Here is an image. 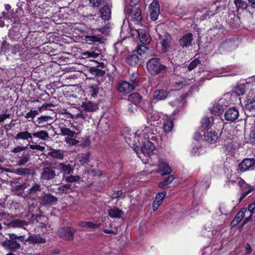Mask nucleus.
<instances>
[{"instance_id":"f257e3e1","label":"nucleus","mask_w":255,"mask_h":255,"mask_svg":"<svg viewBox=\"0 0 255 255\" xmlns=\"http://www.w3.org/2000/svg\"><path fill=\"white\" fill-rule=\"evenodd\" d=\"M153 128V127L143 126L135 132L133 136L125 137L126 141L132 148L135 149L142 145L140 151H136V153L144 163L148 161L155 148L153 141H155L156 138Z\"/></svg>"},{"instance_id":"f03ea898","label":"nucleus","mask_w":255,"mask_h":255,"mask_svg":"<svg viewBox=\"0 0 255 255\" xmlns=\"http://www.w3.org/2000/svg\"><path fill=\"white\" fill-rule=\"evenodd\" d=\"M146 66L148 72L153 75L164 73L167 70V67L165 65L159 63L158 58L150 59L147 62Z\"/></svg>"},{"instance_id":"7ed1b4c3","label":"nucleus","mask_w":255,"mask_h":255,"mask_svg":"<svg viewBox=\"0 0 255 255\" xmlns=\"http://www.w3.org/2000/svg\"><path fill=\"white\" fill-rule=\"evenodd\" d=\"M229 94H225L223 98L215 102L210 109L211 112L217 115L222 114L229 104L232 103L229 99Z\"/></svg>"},{"instance_id":"20e7f679","label":"nucleus","mask_w":255,"mask_h":255,"mask_svg":"<svg viewBox=\"0 0 255 255\" xmlns=\"http://www.w3.org/2000/svg\"><path fill=\"white\" fill-rule=\"evenodd\" d=\"M250 86L251 84L247 83L238 84L235 87L232 92H229L226 94L230 95L229 99L232 103H234L236 101L235 99L237 97L244 95Z\"/></svg>"},{"instance_id":"39448f33","label":"nucleus","mask_w":255,"mask_h":255,"mask_svg":"<svg viewBox=\"0 0 255 255\" xmlns=\"http://www.w3.org/2000/svg\"><path fill=\"white\" fill-rule=\"evenodd\" d=\"M255 93L250 91L246 99L243 101L244 107L246 111L255 113Z\"/></svg>"},{"instance_id":"423d86ee","label":"nucleus","mask_w":255,"mask_h":255,"mask_svg":"<svg viewBox=\"0 0 255 255\" xmlns=\"http://www.w3.org/2000/svg\"><path fill=\"white\" fill-rule=\"evenodd\" d=\"M134 80L131 79V83L126 81H121L118 85V90L121 93H129L132 92L136 86Z\"/></svg>"},{"instance_id":"0eeeda50","label":"nucleus","mask_w":255,"mask_h":255,"mask_svg":"<svg viewBox=\"0 0 255 255\" xmlns=\"http://www.w3.org/2000/svg\"><path fill=\"white\" fill-rule=\"evenodd\" d=\"M75 233V230L71 227L62 228L58 230L59 235L66 240H72Z\"/></svg>"},{"instance_id":"6e6552de","label":"nucleus","mask_w":255,"mask_h":255,"mask_svg":"<svg viewBox=\"0 0 255 255\" xmlns=\"http://www.w3.org/2000/svg\"><path fill=\"white\" fill-rule=\"evenodd\" d=\"M157 172L161 173L162 175L169 174L171 172V168L167 163L166 159H159L158 163Z\"/></svg>"},{"instance_id":"1a4fd4ad","label":"nucleus","mask_w":255,"mask_h":255,"mask_svg":"<svg viewBox=\"0 0 255 255\" xmlns=\"http://www.w3.org/2000/svg\"><path fill=\"white\" fill-rule=\"evenodd\" d=\"M239 112L235 108L228 109L225 113L224 117L226 121L233 122L238 119Z\"/></svg>"},{"instance_id":"9d476101","label":"nucleus","mask_w":255,"mask_h":255,"mask_svg":"<svg viewBox=\"0 0 255 255\" xmlns=\"http://www.w3.org/2000/svg\"><path fill=\"white\" fill-rule=\"evenodd\" d=\"M2 247L8 251L15 252L20 248V245L15 241L6 240L1 244Z\"/></svg>"},{"instance_id":"9b49d317","label":"nucleus","mask_w":255,"mask_h":255,"mask_svg":"<svg viewBox=\"0 0 255 255\" xmlns=\"http://www.w3.org/2000/svg\"><path fill=\"white\" fill-rule=\"evenodd\" d=\"M255 162L254 158L245 159L239 164V169L242 172L248 170L254 166Z\"/></svg>"},{"instance_id":"f8f14e48","label":"nucleus","mask_w":255,"mask_h":255,"mask_svg":"<svg viewBox=\"0 0 255 255\" xmlns=\"http://www.w3.org/2000/svg\"><path fill=\"white\" fill-rule=\"evenodd\" d=\"M150 10V16L153 21L156 20L159 14V5L157 1H154L149 6Z\"/></svg>"},{"instance_id":"ddd939ff","label":"nucleus","mask_w":255,"mask_h":255,"mask_svg":"<svg viewBox=\"0 0 255 255\" xmlns=\"http://www.w3.org/2000/svg\"><path fill=\"white\" fill-rule=\"evenodd\" d=\"M193 40V34L191 33H186L180 38V44L183 48L188 47L191 45Z\"/></svg>"},{"instance_id":"4468645a","label":"nucleus","mask_w":255,"mask_h":255,"mask_svg":"<svg viewBox=\"0 0 255 255\" xmlns=\"http://www.w3.org/2000/svg\"><path fill=\"white\" fill-rule=\"evenodd\" d=\"M140 41L143 44L149 43L151 41L150 36L146 29L137 30Z\"/></svg>"},{"instance_id":"2eb2a0df","label":"nucleus","mask_w":255,"mask_h":255,"mask_svg":"<svg viewBox=\"0 0 255 255\" xmlns=\"http://www.w3.org/2000/svg\"><path fill=\"white\" fill-rule=\"evenodd\" d=\"M166 195V192L163 191L156 194L155 200L152 204V208L153 211H156L159 206L161 204L163 200Z\"/></svg>"},{"instance_id":"dca6fc26","label":"nucleus","mask_w":255,"mask_h":255,"mask_svg":"<svg viewBox=\"0 0 255 255\" xmlns=\"http://www.w3.org/2000/svg\"><path fill=\"white\" fill-rule=\"evenodd\" d=\"M205 139L208 142L213 143L216 142L219 138V135L216 131H207L204 133Z\"/></svg>"},{"instance_id":"f3484780","label":"nucleus","mask_w":255,"mask_h":255,"mask_svg":"<svg viewBox=\"0 0 255 255\" xmlns=\"http://www.w3.org/2000/svg\"><path fill=\"white\" fill-rule=\"evenodd\" d=\"M41 204L43 205L55 204L57 200V198L50 194H46L41 197Z\"/></svg>"},{"instance_id":"a211bd4d","label":"nucleus","mask_w":255,"mask_h":255,"mask_svg":"<svg viewBox=\"0 0 255 255\" xmlns=\"http://www.w3.org/2000/svg\"><path fill=\"white\" fill-rule=\"evenodd\" d=\"M49 107L50 105L48 104L44 105L39 107L37 110H30L26 114L25 118L26 119H33L39 114V112H41L42 111L47 109Z\"/></svg>"},{"instance_id":"6ab92c4d","label":"nucleus","mask_w":255,"mask_h":255,"mask_svg":"<svg viewBox=\"0 0 255 255\" xmlns=\"http://www.w3.org/2000/svg\"><path fill=\"white\" fill-rule=\"evenodd\" d=\"M3 18L6 21V25L8 26L10 23H14L16 20V14L12 10H7L3 12Z\"/></svg>"},{"instance_id":"aec40b11","label":"nucleus","mask_w":255,"mask_h":255,"mask_svg":"<svg viewBox=\"0 0 255 255\" xmlns=\"http://www.w3.org/2000/svg\"><path fill=\"white\" fill-rule=\"evenodd\" d=\"M99 12L101 14V17L103 20H108L111 18V10L109 6L104 5L100 9Z\"/></svg>"},{"instance_id":"412c9836","label":"nucleus","mask_w":255,"mask_h":255,"mask_svg":"<svg viewBox=\"0 0 255 255\" xmlns=\"http://www.w3.org/2000/svg\"><path fill=\"white\" fill-rule=\"evenodd\" d=\"M55 176V171L51 168L47 167L44 169L41 177L43 180H50L53 179Z\"/></svg>"},{"instance_id":"4be33fe9","label":"nucleus","mask_w":255,"mask_h":255,"mask_svg":"<svg viewBox=\"0 0 255 255\" xmlns=\"http://www.w3.org/2000/svg\"><path fill=\"white\" fill-rule=\"evenodd\" d=\"M81 107L85 111L87 112H93L98 109L97 104L90 102L83 103Z\"/></svg>"},{"instance_id":"5701e85b","label":"nucleus","mask_w":255,"mask_h":255,"mask_svg":"<svg viewBox=\"0 0 255 255\" xmlns=\"http://www.w3.org/2000/svg\"><path fill=\"white\" fill-rule=\"evenodd\" d=\"M127 16L128 18L131 17V19L139 22L142 18L141 10L138 8H134L133 11H131L130 16H129L128 15H127Z\"/></svg>"},{"instance_id":"b1692460","label":"nucleus","mask_w":255,"mask_h":255,"mask_svg":"<svg viewBox=\"0 0 255 255\" xmlns=\"http://www.w3.org/2000/svg\"><path fill=\"white\" fill-rule=\"evenodd\" d=\"M15 138L18 139L27 140L32 139V133L29 132L27 131H23L19 132L15 135Z\"/></svg>"},{"instance_id":"393cba45","label":"nucleus","mask_w":255,"mask_h":255,"mask_svg":"<svg viewBox=\"0 0 255 255\" xmlns=\"http://www.w3.org/2000/svg\"><path fill=\"white\" fill-rule=\"evenodd\" d=\"M48 155L53 158L61 160L64 157V151L61 149H51Z\"/></svg>"},{"instance_id":"a878e982","label":"nucleus","mask_w":255,"mask_h":255,"mask_svg":"<svg viewBox=\"0 0 255 255\" xmlns=\"http://www.w3.org/2000/svg\"><path fill=\"white\" fill-rule=\"evenodd\" d=\"M79 225L82 228L91 230H95L100 227V224H95L92 222L83 221L80 222Z\"/></svg>"},{"instance_id":"bb28decb","label":"nucleus","mask_w":255,"mask_h":255,"mask_svg":"<svg viewBox=\"0 0 255 255\" xmlns=\"http://www.w3.org/2000/svg\"><path fill=\"white\" fill-rule=\"evenodd\" d=\"M58 166L64 175H71L73 172L74 169L69 164H65L64 163H60L59 164Z\"/></svg>"},{"instance_id":"cd10ccee","label":"nucleus","mask_w":255,"mask_h":255,"mask_svg":"<svg viewBox=\"0 0 255 255\" xmlns=\"http://www.w3.org/2000/svg\"><path fill=\"white\" fill-rule=\"evenodd\" d=\"M167 93L163 90H157L153 93V97L157 101L162 100L167 97Z\"/></svg>"},{"instance_id":"c85d7f7f","label":"nucleus","mask_w":255,"mask_h":255,"mask_svg":"<svg viewBox=\"0 0 255 255\" xmlns=\"http://www.w3.org/2000/svg\"><path fill=\"white\" fill-rule=\"evenodd\" d=\"M140 58L137 54L135 52H133L131 55L127 57L126 60L128 64L132 66L136 64Z\"/></svg>"},{"instance_id":"c756f323","label":"nucleus","mask_w":255,"mask_h":255,"mask_svg":"<svg viewBox=\"0 0 255 255\" xmlns=\"http://www.w3.org/2000/svg\"><path fill=\"white\" fill-rule=\"evenodd\" d=\"M170 37L166 36L165 37L161 38V44L162 45V51L164 53L167 52L169 48Z\"/></svg>"},{"instance_id":"7c9ffc66","label":"nucleus","mask_w":255,"mask_h":255,"mask_svg":"<svg viewBox=\"0 0 255 255\" xmlns=\"http://www.w3.org/2000/svg\"><path fill=\"white\" fill-rule=\"evenodd\" d=\"M138 2V0H131L128 5H127L125 9V12L127 15H128L129 16L131 13V11H133L135 6Z\"/></svg>"},{"instance_id":"2f4dec72","label":"nucleus","mask_w":255,"mask_h":255,"mask_svg":"<svg viewBox=\"0 0 255 255\" xmlns=\"http://www.w3.org/2000/svg\"><path fill=\"white\" fill-rule=\"evenodd\" d=\"M26 242H28L29 243L31 244H42L44 243L45 242V240L43 238H42L39 236H30L28 237V239L26 240Z\"/></svg>"},{"instance_id":"473e14b6","label":"nucleus","mask_w":255,"mask_h":255,"mask_svg":"<svg viewBox=\"0 0 255 255\" xmlns=\"http://www.w3.org/2000/svg\"><path fill=\"white\" fill-rule=\"evenodd\" d=\"M224 148L227 154L233 155L235 150V147L231 139L224 144Z\"/></svg>"},{"instance_id":"72a5a7b5","label":"nucleus","mask_w":255,"mask_h":255,"mask_svg":"<svg viewBox=\"0 0 255 255\" xmlns=\"http://www.w3.org/2000/svg\"><path fill=\"white\" fill-rule=\"evenodd\" d=\"M109 216L113 218H119L121 217L123 212L118 208L111 209L108 211Z\"/></svg>"},{"instance_id":"f704fd0d","label":"nucleus","mask_w":255,"mask_h":255,"mask_svg":"<svg viewBox=\"0 0 255 255\" xmlns=\"http://www.w3.org/2000/svg\"><path fill=\"white\" fill-rule=\"evenodd\" d=\"M247 212V209L245 208H242L236 215V217L234 219L232 223L234 225L238 224L243 218L245 216V213Z\"/></svg>"},{"instance_id":"c9c22d12","label":"nucleus","mask_w":255,"mask_h":255,"mask_svg":"<svg viewBox=\"0 0 255 255\" xmlns=\"http://www.w3.org/2000/svg\"><path fill=\"white\" fill-rule=\"evenodd\" d=\"M244 189L245 190L242 194L240 198V201L243 200L247 195L251 192L255 190V186L253 187L249 184H245L243 186Z\"/></svg>"},{"instance_id":"e433bc0d","label":"nucleus","mask_w":255,"mask_h":255,"mask_svg":"<svg viewBox=\"0 0 255 255\" xmlns=\"http://www.w3.org/2000/svg\"><path fill=\"white\" fill-rule=\"evenodd\" d=\"M37 137L42 140H46L48 139L49 136L48 133L45 130H40L32 133V137Z\"/></svg>"},{"instance_id":"4c0bfd02","label":"nucleus","mask_w":255,"mask_h":255,"mask_svg":"<svg viewBox=\"0 0 255 255\" xmlns=\"http://www.w3.org/2000/svg\"><path fill=\"white\" fill-rule=\"evenodd\" d=\"M191 81V80H188V81H183L182 80L176 81L172 85V88L173 90H178L182 88L185 85H189L190 83L188 81Z\"/></svg>"},{"instance_id":"58836bf2","label":"nucleus","mask_w":255,"mask_h":255,"mask_svg":"<svg viewBox=\"0 0 255 255\" xmlns=\"http://www.w3.org/2000/svg\"><path fill=\"white\" fill-rule=\"evenodd\" d=\"M174 179L172 175H169L167 178L164 179L163 181L159 183L158 187L161 189H164L165 187L173 181Z\"/></svg>"},{"instance_id":"ea45409f","label":"nucleus","mask_w":255,"mask_h":255,"mask_svg":"<svg viewBox=\"0 0 255 255\" xmlns=\"http://www.w3.org/2000/svg\"><path fill=\"white\" fill-rule=\"evenodd\" d=\"M141 99V96L137 93L131 94L128 97L129 101L135 104L139 103Z\"/></svg>"},{"instance_id":"a19ab883","label":"nucleus","mask_w":255,"mask_h":255,"mask_svg":"<svg viewBox=\"0 0 255 255\" xmlns=\"http://www.w3.org/2000/svg\"><path fill=\"white\" fill-rule=\"evenodd\" d=\"M60 131L62 135L66 136L75 137V135H76V131H74L67 128H61Z\"/></svg>"},{"instance_id":"79ce46f5","label":"nucleus","mask_w":255,"mask_h":255,"mask_svg":"<svg viewBox=\"0 0 255 255\" xmlns=\"http://www.w3.org/2000/svg\"><path fill=\"white\" fill-rule=\"evenodd\" d=\"M210 184V183L208 181H201L195 185V190L200 187L201 191L202 192L207 189Z\"/></svg>"},{"instance_id":"37998d69","label":"nucleus","mask_w":255,"mask_h":255,"mask_svg":"<svg viewBox=\"0 0 255 255\" xmlns=\"http://www.w3.org/2000/svg\"><path fill=\"white\" fill-rule=\"evenodd\" d=\"M161 116L156 111H152L149 115L147 116V119L150 121H157L160 118Z\"/></svg>"},{"instance_id":"c03bdc74","label":"nucleus","mask_w":255,"mask_h":255,"mask_svg":"<svg viewBox=\"0 0 255 255\" xmlns=\"http://www.w3.org/2000/svg\"><path fill=\"white\" fill-rule=\"evenodd\" d=\"M148 50L147 47L144 45H140L137 46L136 52H135L137 55L140 56L141 57H143L144 53Z\"/></svg>"},{"instance_id":"a18cd8bd","label":"nucleus","mask_w":255,"mask_h":255,"mask_svg":"<svg viewBox=\"0 0 255 255\" xmlns=\"http://www.w3.org/2000/svg\"><path fill=\"white\" fill-rule=\"evenodd\" d=\"M173 126V123L172 120H168L165 122L163 124L164 130L166 132H169L171 131Z\"/></svg>"},{"instance_id":"49530a36","label":"nucleus","mask_w":255,"mask_h":255,"mask_svg":"<svg viewBox=\"0 0 255 255\" xmlns=\"http://www.w3.org/2000/svg\"><path fill=\"white\" fill-rule=\"evenodd\" d=\"M91 73L97 76H103L105 75V72L96 67H91L90 69Z\"/></svg>"},{"instance_id":"de8ad7c7","label":"nucleus","mask_w":255,"mask_h":255,"mask_svg":"<svg viewBox=\"0 0 255 255\" xmlns=\"http://www.w3.org/2000/svg\"><path fill=\"white\" fill-rule=\"evenodd\" d=\"M27 222L18 219L14 220L12 222V225L13 227H14L22 228L24 226L27 225Z\"/></svg>"},{"instance_id":"09e8293b","label":"nucleus","mask_w":255,"mask_h":255,"mask_svg":"<svg viewBox=\"0 0 255 255\" xmlns=\"http://www.w3.org/2000/svg\"><path fill=\"white\" fill-rule=\"evenodd\" d=\"M248 210L251 213V215L249 217L245 219L244 223L250 221L252 218V214L255 213V202L249 205Z\"/></svg>"},{"instance_id":"8fccbe9b","label":"nucleus","mask_w":255,"mask_h":255,"mask_svg":"<svg viewBox=\"0 0 255 255\" xmlns=\"http://www.w3.org/2000/svg\"><path fill=\"white\" fill-rule=\"evenodd\" d=\"M234 3L238 8L244 9L248 6L247 3L245 1H242V0H235Z\"/></svg>"},{"instance_id":"3c124183","label":"nucleus","mask_w":255,"mask_h":255,"mask_svg":"<svg viewBox=\"0 0 255 255\" xmlns=\"http://www.w3.org/2000/svg\"><path fill=\"white\" fill-rule=\"evenodd\" d=\"M29 160V155L28 154L23 155L17 161V165L19 166L24 165Z\"/></svg>"},{"instance_id":"603ef678","label":"nucleus","mask_w":255,"mask_h":255,"mask_svg":"<svg viewBox=\"0 0 255 255\" xmlns=\"http://www.w3.org/2000/svg\"><path fill=\"white\" fill-rule=\"evenodd\" d=\"M41 188L39 184H35L31 188L29 189L28 193L32 196L34 195L37 192L40 191Z\"/></svg>"},{"instance_id":"864d4df0","label":"nucleus","mask_w":255,"mask_h":255,"mask_svg":"<svg viewBox=\"0 0 255 255\" xmlns=\"http://www.w3.org/2000/svg\"><path fill=\"white\" fill-rule=\"evenodd\" d=\"M52 120V118L50 116H42L37 118V122L39 124H41L45 122H49Z\"/></svg>"},{"instance_id":"5fc2aeb1","label":"nucleus","mask_w":255,"mask_h":255,"mask_svg":"<svg viewBox=\"0 0 255 255\" xmlns=\"http://www.w3.org/2000/svg\"><path fill=\"white\" fill-rule=\"evenodd\" d=\"M211 124V119L208 117H204L202 120V126L204 128H208Z\"/></svg>"},{"instance_id":"6e6d98bb","label":"nucleus","mask_w":255,"mask_h":255,"mask_svg":"<svg viewBox=\"0 0 255 255\" xmlns=\"http://www.w3.org/2000/svg\"><path fill=\"white\" fill-rule=\"evenodd\" d=\"M79 158V162L81 164H84L87 163L90 160V156L89 153H85L82 154Z\"/></svg>"},{"instance_id":"4d7b16f0","label":"nucleus","mask_w":255,"mask_h":255,"mask_svg":"<svg viewBox=\"0 0 255 255\" xmlns=\"http://www.w3.org/2000/svg\"><path fill=\"white\" fill-rule=\"evenodd\" d=\"M75 137H69V136H66L65 138V141L72 145H76L78 143V140H76L75 139Z\"/></svg>"},{"instance_id":"13d9d810","label":"nucleus","mask_w":255,"mask_h":255,"mask_svg":"<svg viewBox=\"0 0 255 255\" xmlns=\"http://www.w3.org/2000/svg\"><path fill=\"white\" fill-rule=\"evenodd\" d=\"M90 92L92 97H96L99 93V87L96 85L91 86Z\"/></svg>"},{"instance_id":"bf43d9fd","label":"nucleus","mask_w":255,"mask_h":255,"mask_svg":"<svg viewBox=\"0 0 255 255\" xmlns=\"http://www.w3.org/2000/svg\"><path fill=\"white\" fill-rule=\"evenodd\" d=\"M30 170L25 168H19L16 170L15 173L20 175L28 174L29 173Z\"/></svg>"},{"instance_id":"052dcab7","label":"nucleus","mask_w":255,"mask_h":255,"mask_svg":"<svg viewBox=\"0 0 255 255\" xmlns=\"http://www.w3.org/2000/svg\"><path fill=\"white\" fill-rule=\"evenodd\" d=\"M201 152V147L198 145L194 146L191 150V153L193 155H199Z\"/></svg>"},{"instance_id":"680f3d73","label":"nucleus","mask_w":255,"mask_h":255,"mask_svg":"<svg viewBox=\"0 0 255 255\" xmlns=\"http://www.w3.org/2000/svg\"><path fill=\"white\" fill-rule=\"evenodd\" d=\"M200 63L199 60L198 59H195L192 61L189 65L188 68V70L191 71L194 69Z\"/></svg>"},{"instance_id":"e2e57ef3","label":"nucleus","mask_w":255,"mask_h":255,"mask_svg":"<svg viewBox=\"0 0 255 255\" xmlns=\"http://www.w3.org/2000/svg\"><path fill=\"white\" fill-rule=\"evenodd\" d=\"M79 178L78 176H73L71 174L70 176L65 177V180L68 182H74L78 181Z\"/></svg>"},{"instance_id":"0e129e2a","label":"nucleus","mask_w":255,"mask_h":255,"mask_svg":"<svg viewBox=\"0 0 255 255\" xmlns=\"http://www.w3.org/2000/svg\"><path fill=\"white\" fill-rule=\"evenodd\" d=\"M103 0H89L91 6L94 7H98L102 3Z\"/></svg>"},{"instance_id":"69168bd1","label":"nucleus","mask_w":255,"mask_h":255,"mask_svg":"<svg viewBox=\"0 0 255 255\" xmlns=\"http://www.w3.org/2000/svg\"><path fill=\"white\" fill-rule=\"evenodd\" d=\"M71 185L67 184L64 185H62L59 187L58 190L61 193L67 192V190L70 189Z\"/></svg>"},{"instance_id":"338daca9","label":"nucleus","mask_w":255,"mask_h":255,"mask_svg":"<svg viewBox=\"0 0 255 255\" xmlns=\"http://www.w3.org/2000/svg\"><path fill=\"white\" fill-rule=\"evenodd\" d=\"M83 55L85 56H87V57H92L94 58L97 57L99 56V54H98L97 53H95L94 52H89V51L84 52L83 53Z\"/></svg>"},{"instance_id":"774afa93","label":"nucleus","mask_w":255,"mask_h":255,"mask_svg":"<svg viewBox=\"0 0 255 255\" xmlns=\"http://www.w3.org/2000/svg\"><path fill=\"white\" fill-rule=\"evenodd\" d=\"M71 117L72 118L82 119L83 120H84L86 118L85 115L84 114L83 112L81 111H80L78 114H77L75 115H72Z\"/></svg>"}]
</instances>
